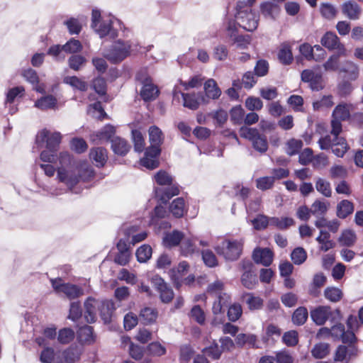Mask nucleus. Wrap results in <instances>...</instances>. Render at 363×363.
Segmentation results:
<instances>
[{"mask_svg": "<svg viewBox=\"0 0 363 363\" xmlns=\"http://www.w3.org/2000/svg\"><path fill=\"white\" fill-rule=\"evenodd\" d=\"M58 160L57 179L70 191L80 181H89L94 175V169L86 161L75 160L67 152H60Z\"/></svg>", "mask_w": 363, "mask_h": 363, "instance_id": "nucleus-1", "label": "nucleus"}, {"mask_svg": "<svg viewBox=\"0 0 363 363\" xmlns=\"http://www.w3.org/2000/svg\"><path fill=\"white\" fill-rule=\"evenodd\" d=\"M150 147L145 152V156L140 160V164L147 169H153L159 166L158 156L160 154V145L164 140L162 131L155 125L148 130Z\"/></svg>", "mask_w": 363, "mask_h": 363, "instance_id": "nucleus-2", "label": "nucleus"}, {"mask_svg": "<svg viewBox=\"0 0 363 363\" xmlns=\"http://www.w3.org/2000/svg\"><path fill=\"white\" fill-rule=\"evenodd\" d=\"M138 51V44L133 40H117L104 52V57L111 63H118Z\"/></svg>", "mask_w": 363, "mask_h": 363, "instance_id": "nucleus-3", "label": "nucleus"}, {"mask_svg": "<svg viewBox=\"0 0 363 363\" xmlns=\"http://www.w3.org/2000/svg\"><path fill=\"white\" fill-rule=\"evenodd\" d=\"M235 18L238 25L248 32L255 30L259 21V14L244 1L238 2Z\"/></svg>", "mask_w": 363, "mask_h": 363, "instance_id": "nucleus-4", "label": "nucleus"}, {"mask_svg": "<svg viewBox=\"0 0 363 363\" xmlns=\"http://www.w3.org/2000/svg\"><path fill=\"white\" fill-rule=\"evenodd\" d=\"M155 182L160 186H167L166 188H156L155 195L162 203H167L172 196L179 194V187L172 184V176L164 170H160L154 177Z\"/></svg>", "mask_w": 363, "mask_h": 363, "instance_id": "nucleus-5", "label": "nucleus"}, {"mask_svg": "<svg viewBox=\"0 0 363 363\" xmlns=\"http://www.w3.org/2000/svg\"><path fill=\"white\" fill-rule=\"evenodd\" d=\"M242 247L243 240L242 239H225L215 247V250L225 259L234 261L240 257Z\"/></svg>", "mask_w": 363, "mask_h": 363, "instance_id": "nucleus-6", "label": "nucleus"}, {"mask_svg": "<svg viewBox=\"0 0 363 363\" xmlns=\"http://www.w3.org/2000/svg\"><path fill=\"white\" fill-rule=\"evenodd\" d=\"M240 136L245 138L252 144L255 150L260 153L265 152L268 149V143L266 136L261 135L255 128L242 127L240 129Z\"/></svg>", "mask_w": 363, "mask_h": 363, "instance_id": "nucleus-7", "label": "nucleus"}, {"mask_svg": "<svg viewBox=\"0 0 363 363\" xmlns=\"http://www.w3.org/2000/svg\"><path fill=\"white\" fill-rule=\"evenodd\" d=\"M352 106L342 103L338 104L333 111V119L331 121L332 133L335 135L340 134L342 131L341 122L346 121L350 117V112Z\"/></svg>", "mask_w": 363, "mask_h": 363, "instance_id": "nucleus-8", "label": "nucleus"}, {"mask_svg": "<svg viewBox=\"0 0 363 363\" xmlns=\"http://www.w3.org/2000/svg\"><path fill=\"white\" fill-rule=\"evenodd\" d=\"M54 290L57 294H63L70 300L77 298L84 294L83 289L75 284H65L60 279H51Z\"/></svg>", "mask_w": 363, "mask_h": 363, "instance_id": "nucleus-9", "label": "nucleus"}, {"mask_svg": "<svg viewBox=\"0 0 363 363\" xmlns=\"http://www.w3.org/2000/svg\"><path fill=\"white\" fill-rule=\"evenodd\" d=\"M62 140V135L59 132H50L42 130L36 136L37 143H46V148L51 151H57Z\"/></svg>", "mask_w": 363, "mask_h": 363, "instance_id": "nucleus-10", "label": "nucleus"}, {"mask_svg": "<svg viewBox=\"0 0 363 363\" xmlns=\"http://www.w3.org/2000/svg\"><path fill=\"white\" fill-rule=\"evenodd\" d=\"M240 266L244 272L241 277L242 284L248 289H252L257 283L256 274L252 272V264L250 261L242 260Z\"/></svg>", "mask_w": 363, "mask_h": 363, "instance_id": "nucleus-11", "label": "nucleus"}, {"mask_svg": "<svg viewBox=\"0 0 363 363\" xmlns=\"http://www.w3.org/2000/svg\"><path fill=\"white\" fill-rule=\"evenodd\" d=\"M321 44L330 50H337L340 55H346L345 46L340 42L339 38L333 32H327L321 38Z\"/></svg>", "mask_w": 363, "mask_h": 363, "instance_id": "nucleus-12", "label": "nucleus"}, {"mask_svg": "<svg viewBox=\"0 0 363 363\" xmlns=\"http://www.w3.org/2000/svg\"><path fill=\"white\" fill-rule=\"evenodd\" d=\"M179 94L182 96L184 106L191 110L197 109L201 102L203 101V96L201 93L184 94L177 90H174L173 92L174 99H179Z\"/></svg>", "mask_w": 363, "mask_h": 363, "instance_id": "nucleus-13", "label": "nucleus"}, {"mask_svg": "<svg viewBox=\"0 0 363 363\" xmlns=\"http://www.w3.org/2000/svg\"><path fill=\"white\" fill-rule=\"evenodd\" d=\"M113 19V17H109L97 23L96 26L91 28L101 38L106 36H108L111 38H116L118 36V32L112 26Z\"/></svg>", "mask_w": 363, "mask_h": 363, "instance_id": "nucleus-14", "label": "nucleus"}, {"mask_svg": "<svg viewBox=\"0 0 363 363\" xmlns=\"http://www.w3.org/2000/svg\"><path fill=\"white\" fill-rule=\"evenodd\" d=\"M152 282L160 293V296L162 302L169 303L172 300L174 292L161 277L157 276L154 277L152 279Z\"/></svg>", "mask_w": 363, "mask_h": 363, "instance_id": "nucleus-15", "label": "nucleus"}, {"mask_svg": "<svg viewBox=\"0 0 363 363\" xmlns=\"http://www.w3.org/2000/svg\"><path fill=\"white\" fill-rule=\"evenodd\" d=\"M84 318L88 323H93L97 319V313H99L100 301L88 298L84 302Z\"/></svg>", "mask_w": 363, "mask_h": 363, "instance_id": "nucleus-16", "label": "nucleus"}, {"mask_svg": "<svg viewBox=\"0 0 363 363\" xmlns=\"http://www.w3.org/2000/svg\"><path fill=\"white\" fill-rule=\"evenodd\" d=\"M342 14L352 21L358 20L362 14L361 6L354 0H348L341 5Z\"/></svg>", "mask_w": 363, "mask_h": 363, "instance_id": "nucleus-17", "label": "nucleus"}, {"mask_svg": "<svg viewBox=\"0 0 363 363\" xmlns=\"http://www.w3.org/2000/svg\"><path fill=\"white\" fill-rule=\"evenodd\" d=\"M301 79L309 83L312 90L318 91L323 88L322 74L312 69H305L301 73Z\"/></svg>", "mask_w": 363, "mask_h": 363, "instance_id": "nucleus-18", "label": "nucleus"}, {"mask_svg": "<svg viewBox=\"0 0 363 363\" xmlns=\"http://www.w3.org/2000/svg\"><path fill=\"white\" fill-rule=\"evenodd\" d=\"M357 354V349L352 345L348 346H339L335 354V361L347 363L351 358L355 357Z\"/></svg>", "mask_w": 363, "mask_h": 363, "instance_id": "nucleus-19", "label": "nucleus"}, {"mask_svg": "<svg viewBox=\"0 0 363 363\" xmlns=\"http://www.w3.org/2000/svg\"><path fill=\"white\" fill-rule=\"evenodd\" d=\"M332 313L330 306H321L311 311V317L315 324L322 325L329 319Z\"/></svg>", "mask_w": 363, "mask_h": 363, "instance_id": "nucleus-20", "label": "nucleus"}, {"mask_svg": "<svg viewBox=\"0 0 363 363\" xmlns=\"http://www.w3.org/2000/svg\"><path fill=\"white\" fill-rule=\"evenodd\" d=\"M137 79H140L143 82V86L140 91V96L144 101H152L156 99L158 94L157 88L154 86L147 78L142 79L138 74L137 75Z\"/></svg>", "mask_w": 363, "mask_h": 363, "instance_id": "nucleus-21", "label": "nucleus"}, {"mask_svg": "<svg viewBox=\"0 0 363 363\" xmlns=\"http://www.w3.org/2000/svg\"><path fill=\"white\" fill-rule=\"evenodd\" d=\"M189 268V264L186 262L183 261L179 264L177 267L169 270V277L177 287H179L181 285L184 277L188 272Z\"/></svg>", "mask_w": 363, "mask_h": 363, "instance_id": "nucleus-22", "label": "nucleus"}, {"mask_svg": "<svg viewBox=\"0 0 363 363\" xmlns=\"http://www.w3.org/2000/svg\"><path fill=\"white\" fill-rule=\"evenodd\" d=\"M254 261L264 266H269L273 260V252L269 248H256L252 254Z\"/></svg>", "mask_w": 363, "mask_h": 363, "instance_id": "nucleus-23", "label": "nucleus"}, {"mask_svg": "<svg viewBox=\"0 0 363 363\" xmlns=\"http://www.w3.org/2000/svg\"><path fill=\"white\" fill-rule=\"evenodd\" d=\"M115 127L112 125L107 124L100 130L94 133L91 135V138L94 141H96L97 143H103L104 142H108L109 140H111L115 138Z\"/></svg>", "mask_w": 363, "mask_h": 363, "instance_id": "nucleus-24", "label": "nucleus"}, {"mask_svg": "<svg viewBox=\"0 0 363 363\" xmlns=\"http://www.w3.org/2000/svg\"><path fill=\"white\" fill-rule=\"evenodd\" d=\"M25 94V89L23 86H18L10 88L6 92L4 105L13 104L16 101L22 98Z\"/></svg>", "mask_w": 363, "mask_h": 363, "instance_id": "nucleus-25", "label": "nucleus"}, {"mask_svg": "<svg viewBox=\"0 0 363 363\" xmlns=\"http://www.w3.org/2000/svg\"><path fill=\"white\" fill-rule=\"evenodd\" d=\"M114 311V303L111 301H100L99 314L105 323L111 321Z\"/></svg>", "mask_w": 363, "mask_h": 363, "instance_id": "nucleus-26", "label": "nucleus"}, {"mask_svg": "<svg viewBox=\"0 0 363 363\" xmlns=\"http://www.w3.org/2000/svg\"><path fill=\"white\" fill-rule=\"evenodd\" d=\"M130 146L121 138L115 137L111 140V148L115 154L123 156L128 153Z\"/></svg>", "mask_w": 363, "mask_h": 363, "instance_id": "nucleus-27", "label": "nucleus"}, {"mask_svg": "<svg viewBox=\"0 0 363 363\" xmlns=\"http://www.w3.org/2000/svg\"><path fill=\"white\" fill-rule=\"evenodd\" d=\"M184 238V234L179 230L167 233L163 238V244L167 247L177 246Z\"/></svg>", "mask_w": 363, "mask_h": 363, "instance_id": "nucleus-28", "label": "nucleus"}, {"mask_svg": "<svg viewBox=\"0 0 363 363\" xmlns=\"http://www.w3.org/2000/svg\"><path fill=\"white\" fill-rule=\"evenodd\" d=\"M195 241L196 238L184 237L180 245L181 254L183 256H191L197 251V247L195 245Z\"/></svg>", "mask_w": 363, "mask_h": 363, "instance_id": "nucleus-29", "label": "nucleus"}, {"mask_svg": "<svg viewBox=\"0 0 363 363\" xmlns=\"http://www.w3.org/2000/svg\"><path fill=\"white\" fill-rule=\"evenodd\" d=\"M138 228L136 226H131L125 230V235L129 238V242L132 245H135L146 239L147 233L145 231L137 233Z\"/></svg>", "mask_w": 363, "mask_h": 363, "instance_id": "nucleus-30", "label": "nucleus"}, {"mask_svg": "<svg viewBox=\"0 0 363 363\" xmlns=\"http://www.w3.org/2000/svg\"><path fill=\"white\" fill-rule=\"evenodd\" d=\"M89 155L96 167H103L107 160L106 150L103 147L92 149Z\"/></svg>", "mask_w": 363, "mask_h": 363, "instance_id": "nucleus-31", "label": "nucleus"}, {"mask_svg": "<svg viewBox=\"0 0 363 363\" xmlns=\"http://www.w3.org/2000/svg\"><path fill=\"white\" fill-rule=\"evenodd\" d=\"M57 99L52 95L43 96L35 102V107L45 111L55 108L57 106Z\"/></svg>", "mask_w": 363, "mask_h": 363, "instance_id": "nucleus-32", "label": "nucleus"}, {"mask_svg": "<svg viewBox=\"0 0 363 363\" xmlns=\"http://www.w3.org/2000/svg\"><path fill=\"white\" fill-rule=\"evenodd\" d=\"M332 135L334 138V141H337L335 143L334 142L333 145L331 147L332 151L336 156L342 157L348 148L345 140L342 137H339V134H336V135H335L332 133Z\"/></svg>", "mask_w": 363, "mask_h": 363, "instance_id": "nucleus-33", "label": "nucleus"}, {"mask_svg": "<svg viewBox=\"0 0 363 363\" xmlns=\"http://www.w3.org/2000/svg\"><path fill=\"white\" fill-rule=\"evenodd\" d=\"M316 241L320 244V250L327 252L334 247L333 242L330 240V235L326 230H320V235L316 238Z\"/></svg>", "mask_w": 363, "mask_h": 363, "instance_id": "nucleus-34", "label": "nucleus"}, {"mask_svg": "<svg viewBox=\"0 0 363 363\" xmlns=\"http://www.w3.org/2000/svg\"><path fill=\"white\" fill-rule=\"evenodd\" d=\"M345 326L342 324H337L331 328L330 330L323 328L320 329L319 332L317 334L318 337H321L323 335H328L330 334L335 338L341 339L345 332Z\"/></svg>", "mask_w": 363, "mask_h": 363, "instance_id": "nucleus-35", "label": "nucleus"}, {"mask_svg": "<svg viewBox=\"0 0 363 363\" xmlns=\"http://www.w3.org/2000/svg\"><path fill=\"white\" fill-rule=\"evenodd\" d=\"M81 352L79 347L71 346L63 352L62 356L66 363H74L79 359Z\"/></svg>", "mask_w": 363, "mask_h": 363, "instance_id": "nucleus-36", "label": "nucleus"}, {"mask_svg": "<svg viewBox=\"0 0 363 363\" xmlns=\"http://www.w3.org/2000/svg\"><path fill=\"white\" fill-rule=\"evenodd\" d=\"M354 211L353 203L348 200H342L337 206V216L345 218Z\"/></svg>", "mask_w": 363, "mask_h": 363, "instance_id": "nucleus-37", "label": "nucleus"}, {"mask_svg": "<svg viewBox=\"0 0 363 363\" xmlns=\"http://www.w3.org/2000/svg\"><path fill=\"white\" fill-rule=\"evenodd\" d=\"M294 224V220L289 217H270V225L280 230H284Z\"/></svg>", "mask_w": 363, "mask_h": 363, "instance_id": "nucleus-38", "label": "nucleus"}, {"mask_svg": "<svg viewBox=\"0 0 363 363\" xmlns=\"http://www.w3.org/2000/svg\"><path fill=\"white\" fill-rule=\"evenodd\" d=\"M330 352V345L325 342L315 344L311 350V354L315 359L325 358Z\"/></svg>", "mask_w": 363, "mask_h": 363, "instance_id": "nucleus-39", "label": "nucleus"}, {"mask_svg": "<svg viewBox=\"0 0 363 363\" xmlns=\"http://www.w3.org/2000/svg\"><path fill=\"white\" fill-rule=\"evenodd\" d=\"M204 89L206 96L211 99H217L221 94L216 81L213 79H210L206 82L204 84Z\"/></svg>", "mask_w": 363, "mask_h": 363, "instance_id": "nucleus-40", "label": "nucleus"}, {"mask_svg": "<svg viewBox=\"0 0 363 363\" xmlns=\"http://www.w3.org/2000/svg\"><path fill=\"white\" fill-rule=\"evenodd\" d=\"M279 60L284 65H289L293 60L291 49L288 43L281 45L278 54Z\"/></svg>", "mask_w": 363, "mask_h": 363, "instance_id": "nucleus-41", "label": "nucleus"}, {"mask_svg": "<svg viewBox=\"0 0 363 363\" xmlns=\"http://www.w3.org/2000/svg\"><path fill=\"white\" fill-rule=\"evenodd\" d=\"M340 71L347 73L348 77L353 80L356 79L359 75L358 66L351 61H345L342 65Z\"/></svg>", "mask_w": 363, "mask_h": 363, "instance_id": "nucleus-42", "label": "nucleus"}, {"mask_svg": "<svg viewBox=\"0 0 363 363\" xmlns=\"http://www.w3.org/2000/svg\"><path fill=\"white\" fill-rule=\"evenodd\" d=\"M169 210L177 218L183 216L185 211V203L184 199L177 198L174 199L169 206Z\"/></svg>", "mask_w": 363, "mask_h": 363, "instance_id": "nucleus-43", "label": "nucleus"}, {"mask_svg": "<svg viewBox=\"0 0 363 363\" xmlns=\"http://www.w3.org/2000/svg\"><path fill=\"white\" fill-rule=\"evenodd\" d=\"M238 23L236 19L227 16L224 21L225 30L228 37L231 40L238 35Z\"/></svg>", "mask_w": 363, "mask_h": 363, "instance_id": "nucleus-44", "label": "nucleus"}, {"mask_svg": "<svg viewBox=\"0 0 363 363\" xmlns=\"http://www.w3.org/2000/svg\"><path fill=\"white\" fill-rule=\"evenodd\" d=\"M260 9L262 13L265 17H269L271 18H274L276 15L279 13V6L271 2H264L262 4Z\"/></svg>", "mask_w": 363, "mask_h": 363, "instance_id": "nucleus-45", "label": "nucleus"}, {"mask_svg": "<svg viewBox=\"0 0 363 363\" xmlns=\"http://www.w3.org/2000/svg\"><path fill=\"white\" fill-rule=\"evenodd\" d=\"M356 239L355 233L350 229H347L342 231L339 242L342 245L350 247L354 244Z\"/></svg>", "mask_w": 363, "mask_h": 363, "instance_id": "nucleus-46", "label": "nucleus"}, {"mask_svg": "<svg viewBox=\"0 0 363 363\" xmlns=\"http://www.w3.org/2000/svg\"><path fill=\"white\" fill-rule=\"evenodd\" d=\"M63 81L64 83L69 84L74 89H78L79 91H86L87 89L86 82L75 76L66 77L64 78Z\"/></svg>", "mask_w": 363, "mask_h": 363, "instance_id": "nucleus-47", "label": "nucleus"}, {"mask_svg": "<svg viewBox=\"0 0 363 363\" xmlns=\"http://www.w3.org/2000/svg\"><path fill=\"white\" fill-rule=\"evenodd\" d=\"M308 311L305 307L298 308L293 313L292 321L297 325H301L305 323L308 318Z\"/></svg>", "mask_w": 363, "mask_h": 363, "instance_id": "nucleus-48", "label": "nucleus"}, {"mask_svg": "<svg viewBox=\"0 0 363 363\" xmlns=\"http://www.w3.org/2000/svg\"><path fill=\"white\" fill-rule=\"evenodd\" d=\"M152 247L148 245H143L136 251V257L139 262H146L152 256Z\"/></svg>", "mask_w": 363, "mask_h": 363, "instance_id": "nucleus-49", "label": "nucleus"}, {"mask_svg": "<svg viewBox=\"0 0 363 363\" xmlns=\"http://www.w3.org/2000/svg\"><path fill=\"white\" fill-rule=\"evenodd\" d=\"M74 338V332L67 328H62L57 333V341L60 344L66 345L69 343Z\"/></svg>", "mask_w": 363, "mask_h": 363, "instance_id": "nucleus-50", "label": "nucleus"}, {"mask_svg": "<svg viewBox=\"0 0 363 363\" xmlns=\"http://www.w3.org/2000/svg\"><path fill=\"white\" fill-rule=\"evenodd\" d=\"M321 15L328 20L333 19L337 15L336 8L331 4L323 3L320 6Z\"/></svg>", "mask_w": 363, "mask_h": 363, "instance_id": "nucleus-51", "label": "nucleus"}, {"mask_svg": "<svg viewBox=\"0 0 363 363\" xmlns=\"http://www.w3.org/2000/svg\"><path fill=\"white\" fill-rule=\"evenodd\" d=\"M325 297L331 302H337L342 297V291L337 287H327L324 291Z\"/></svg>", "mask_w": 363, "mask_h": 363, "instance_id": "nucleus-52", "label": "nucleus"}, {"mask_svg": "<svg viewBox=\"0 0 363 363\" xmlns=\"http://www.w3.org/2000/svg\"><path fill=\"white\" fill-rule=\"evenodd\" d=\"M231 41L238 48L247 49L251 43L252 38L249 35H237Z\"/></svg>", "mask_w": 363, "mask_h": 363, "instance_id": "nucleus-53", "label": "nucleus"}, {"mask_svg": "<svg viewBox=\"0 0 363 363\" xmlns=\"http://www.w3.org/2000/svg\"><path fill=\"white\" fill-rule=\"evenodd\" d=\"M78 338L83 342H91L93 341V328L89 325L81 327L77 332Z\"/></svg>", "mask_w": 363, "mask_h": 363, "instance_id": "nucleus-54", "label": "nucleus"}, {"mask_svg": "<svg viewBox=\"0 0 363 363\" xmlns=\"http://www.w3.org/2000/svg\"><path fill=\"white\" fill-rule=\"evenodd\" d=\"M69 33L71 35H77L80 33L82 27V23L79 18H70L65 21Z\"/></svg>", "mask_w": 363, "mask_h": 363, "instance_id": "nucleus-55", "label": "nucleus"}, {"mask_svg": "<svg viewBox=\"0 0 363 363\" xmlns=\"http://www.w3.org/2000/svg\"><path fill=\"white\" fill-rule=\"evenodd\" d=\"M132 138L135 150L138 152H143L145 147V139L141 132L138 130H132Z\"/></svg>", "mask_w": 363, "mask_h": 363, "instance_id": "nucleus-56", "label": "nucleus"}, {"mask_svg": "<svg viewBox=\"0 0 363 363\" xmlns=\"http://www.w3.org/2000/svg\"><path fill=\"white\" fill-rule=\"evenodd\" d=\"M235 341L240 345L247 344L253 347H257V337L255 335L240 333L237 335Z\"/></svg>", "mask_w": 363, "mask_h": 363, "instance_id": "nucleus-57", "label": "nucleus"}, {"mask_svg": "<svg viewBox=\"0 0 363 363\" xmlns=\"http://www.w3.org/2000/svg\"><path fill=\"white\" fill-rule=\"evenodd\" d=\"M157 316V311L152 308H145L141 310L140 317L145 324L154 322Z\"/></svg>", "mask_w": 363, "mask_h": 363, "instance_id": "nucleus-58", "label": "nucleus"}, {"mask_svg": "<svg viewBox=\"0 0 363 363\" xmlns=\"http://www.w3.org/2000/svg\"><path fill=\"white\" fill-rule=\"evenodd\" d=\"M307 258V253L306 250L301 247L295 248L291 254V259L295 264H301Z\"/></svg>", "mask_w": 363, "mask_h": 363, "instance_id": "nucleus-59", "label": "nucleus"}, {"mask_svg": "<svg viewBox=\"0 0 363 363\" xmlns=\"http://www.w3.org/2000/svg\"><path fill=\"white\" fill-rule=\"evenodd\" d=\"M230 299V296L228 294H223V296L220 295L219 297H217V300L214 301L212 306L213 313L215 315L221 313L223 306L227 304Z\"/></svg>", "mask_w": 363, "mask_h": 363, "instance_id": "nucleus-60", "label": "nucleus"}, {"mask_svg": "<svg viewBox=\"0 0 363 363\" xmlns=\"http://www.w3.org/2000/svg\"><path fill=\"white\" fill-rule=\"evenodd\" d=\"M213 57L218 61H225L228 57V50L225 45L218 44L213 50Z\"/></svg>", "mask_w": 363, "mask_h": 363, "instance_id": "nucleus-61", "label": "nucleus"}, {"mask_svg": "<svg viewBox=\"0 0 363 363\" xmlns=\"http://www.w3.org/2000/svg\"><path fill=\"white\" fill-rule=\"evenodd\" d=\"M328 203L316 200L311 206V213L316 216L324 215L328 208Z\"/></svg>", "mask_w": 363, "mask_h": 363, "instance_id": "nucleus-62", "label": "nucleus"}, {"mask_svg": "<svg viewBox=\"0 0 363 363\" xmlns=\"http://www.w3.org/2000/svg\"><path fill=\"white\" fill-rule=\"evenodd\" d=\"M315 188L317 191L322 194L323 196L326 197L331 196L332 191L330 188V184L325 179L322 178L318 179L315 183Z\"/></svg>", "mask_w": 363, "mask_h": 363, "instance_id": "nucleus-63", "label": "nucleus"}, {"mask_svg": "<svg viewBox=\"0 0 363 363\" xmlns=\"http://www.w3.org/2000/svg\"><path fill=\"white\" fill-rule=\"evenodd\" d=\"M62 48L66 53H76L82 50V45L79 40L71 38L62 45Z\"/></svg>", "mask_w": 363, "mask_h": 363, "instance_id": "nucleus-64", "label": "nucleus"}]
</instances>
